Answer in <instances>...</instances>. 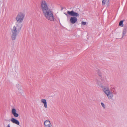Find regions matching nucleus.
<instances>
[{
	"mask_svg": "<svg viewBox=\"0 0 127 127\" xmlns=\"http://www.w3.org/2000/svg\"><path fill=\"white\" fill-rule=\"evenodd\" d=\"M40 8L43 13L46 19L50 21L54 20V18L52 10L45 0H42L40 3Z\"/></svg>",
	"mask_w": 127,
	"mask_h": 127,
	"instance_id": "nucleus-1",
	"label": "nucleus"
},
{
	"mask_svg": "<svg viewBox=\"0 0 127 127\" xmlns=\"http://www.w3.org/2000/svg\"><path fill=\"white\" fill-rule=\"evenodd\" d=\"M102 90L104 93L107 95L108 98L109 100H113V94L116 95L117 92L115 91H113L112 92H111L108 87L104 86L102 87Z\"/></svg>",
	"mask_w": 127,
	"mask_h": 127,
	"instance_id": "nucleus-2",
	"label": "nucleus"
},
{
	"mask_svg": "<svg viewBox=\"0 0 127 127\" xmlns=\"http://www.w3.org/2000/svg\"><path fill=\"white\" fill-rule=\"evenodd\" d=\"M25 15V14L24 13L22 12L19 13L15 18L17 22L21 23L24 20Z\"/></svg>",
	"mask_w": 127,
	"mask_h": 127,
	"instance_id": "nucleus-3",
	"label": "nucleus"
},
{
	"mask_svg": "<svg viewBox=\"0 0 127 127\" xmlns=\"http://www.w3.org/2000/svg\"><path fill=\"white\" fill-rule=\"evenodd\" d=\"M20 32L19 30L15 28V26H14L11 30L12 35L11 38L12 40H14L16 38L17 35Z\"/></svg>",
	"mask_w": 127,
	"mask_h": 127,
	"instance_id": "nucleus-4",
	"label": "nucleus"
},
{
	"mask_svg": "<svg viewBox=\"0 0 127 127\" xmlns=\"http://www.w3.org/2000/svg\"><path fill=\"white\" fill-rule=\"evenodd\" d=\"M67 12V14L73 17H77L78 16H79V14L78 13L74 12L73 11H68Z\"/></svg>",
	"mask_w": 127,
	"mask_h": 127,
	"instance_id": "nucleus-5",
	"label": "nucleus"
},
{
	"mask_svg": "<svg viewBox=\"0 0 127 127\" xmlns=\"http://www.w3.org/2000/svg\"><path fill=\"white\" fill-rule=\"evenodd\" d=\"M22 26V24L21 23L17 22L15 25L14 26H15V28L20 31Z\"/></svg>",
	"mask_w": 127,
	"mask_h": 127,
	"instance_id": "nucleus-6",
	"label": "nucleus"
},
{
	"mask_svg": "<svg viewBox=\"0 0 127 127\" xmlns=\"http://www.w3.org/2000/svg\"><path fill=\"white\" fill-rule=\"evenodd\" d=\"M45 127H51L52 125L50 122L49 120H46L44 122Z\"/></svg>",
	"mask_w": 127,
	"mask_h": 127,
	"instance_id": "nucleus-7",
	"label": "nucleus"
},
{
	"mask_svg": "<svg viewBox=\"0 0 127 127\" xmlns=\"http://www.w3.org/2000/svg\"><path fill=\"white\" fill-rule=\"evenodd\" d=\"M12 113L14 116L15 117H17L19 116V114L16 113V109L15 108H13L12 109Z\"/></svg>",
	"mask_w": 127,
	"mask_h": 127,
	"instance_id": "nucleus-8",
	"label": "nucleus"
},
{
	"mask_svg": "<svg viewBox=\"0 0 127 127\" xmlns=\"http://www.w3.org/2000/svg\"><path fill=\"white\" fill-rule=\"evenodd\" d=\"M11 121V122L14 124H15L17 125H19L20 124V122L17 119L12 118Z\"/></svg>",
	"mask_w": 127,
	"mask_h": 127,
	"instance_id": "nucleus-9",
	"label": "nucleus"
},
{
	"mask_svg": "<svg viewBox=\"0 0 127 127\" xmlns=\"http://www.w3.org/2000/svg\"><path fill=\"white\" fill-rule=\"evenodd\" d=\"M77 18L76 17H71L70 18V21L71 23L74 24L77 21Z\"/></svg>",
	"mask_w": 127,
	"mask_h": 127,
	"instance_id": "nucleus-10",
	"label": "nucleus"
},
{
	"mask_svg": "<svg viewBox=\"0 0 127 127\" xmlns=\"http://www.w3.org/2000/svg\"><path fill=\"white\" fill-rule=\"evenodd\" d=\"M102 4L103 5H105L106 3L107 5L108 6L109 4V0H102Z\"/></svg>",
	"mask_w": 127,
	"mask_h": 127,
	"instance_id": "nucleus-11",
	"label": "nucleus"
},
{
	"mask_svg": "<svg viewBox=\"0 0 127 127\" xmlns=\"http://www.w3.org/2000/svg\"><path fill=\"white\" fill-rule=\"evenodd\" d=\"M41 101L43 103L44 107L45 108L47 107V103L46 100L45 99H42L41 100Z\"/></svg>",
	"mask_w": 127,
	"mask_h": 127,
	"instance_id": "nucleus-12",
	"label": "nucleus"
},
{
	"mask_svg": "<svg viewBox=\"0 0 127 127\" xmlns=\"http://www.w3.org/2000/svg\"><path fill=\"white\" fill-rule=\"evenodd\" d=\"M126 32H127V30H126V29L124 28L123 29V32L122 33V38H123V36H124L125 35L126 33Z\"/></svg>",
	"mask_w": 127,
	"mask_h": 127,
	"instance_id": "nucleus-13",
	"label": "nucleus"
},
{
	"mask_svg": "<svg viewBox=\"0 0 127 127\" xmlns=\"http://www.w3.org/2000/svg\"><path fill=\"white\" fill-rule=\"evenodd\" d=\"M123 20L119 22V26H121L122 27H123L124 26V25L123 24Z\"/></svg>",
	"mask_w": 127,
	"mask_h": 127,
	"instance_id": "nucleus-14",
	"label": "nucleus"
},
{
	"mask_svg": "<svg viewBox=\"0 0 127 127\" xmlns=\"http://www.w3.org/2000/svg\"><path fill=\"white\" fill-rule=\"evenodd\" d=\"M102 82L103 84H105L107 83V80L106 78H105L104 80H102Z\"/></svg>",
	"mask_w": 127,
	"mask_h": 127,
	"instance_id": "nucleus-15",
	"label": "nucleus"
},
{
	"mask_svg": "<svg viewBox=\"0 0 127 127\" xmlns=\"http://www.w3.org/2000/svg\"><path fill=\"white\" fill-rule=\"evenodd\" d=\"M17 86L18 87V89L19 91L22 90V87L20 85L18 84L17 85Z\"/></svg>",
	"mask_w": 127,
	"mask_h": 127,
	"instance_id": "nucleus-16",
	"label": "nucleus"
},
{
	"mask_svg": "<svg viewBox=\"0 0 127 127\" xmlns=\"http://www.w3.org/2000/svg\"><path fill=\"white\" fill-rule=\"evenodd\" d=\"M101 105L104 108H105V104L103 102H101Z\"/></svg>",
	"mask_w": 127,
	"mask_h": 127,
	"instance_id": "nucleus-17",
	"label": "nucleus"
},
{
	"mask_svg": "<svg viewBox=\"0 0 127 127\" xmlns=\"http://www.w3.org/2000/svg\"><path fill=\"white\" fill-rule=\"evenodd\" d=\"M81 24L83 25H85L86 24V22H85L82 21L81 22Z\"/></svg>",
	"mask_w": 127,
	"mask_h": 127,
	"instance_id": "nucleus-18",
	"label": "nucleus"
},
{
	"mask_svg": "<svg viewBox=\"0 0 127 127\" xmlns=\"http://www.w3.org/2000/svg\"><path fill=\"white\" fill-rule=\"evenodd\" d=\"M7 127H10V124H8L7 125Z\"/></svg>",
	"mask_w": 127,
	"mask_h": 127,
	"instance_id": "nucleus-19",
	"label": "nucleus"
},
{
	"mask_svg": "<svg viewBox=\"0 0 127 127\" xmlns=\"http://www.w3.org/2000/svg\"><path fill=\"white\" fill-rule=\"evenodd\" d=\"M99 76H100L101 75L100 74H98Z\"/></svg>",
	"mask_w": 127,
	"mask_h": 127,
	"instance_id": "nucleus-20",
	"label": "nucleus"
},
{
	"mask_svg": "<svg viewBox=\"0 0 127 127\" xmlns=\"http://www.w3.org/2000/svg\"><path fill=\"white\" fill-rule=\"evenodd\" d=\"M7 120H5V121H7Z\"/></svg>",
	"mask_w": 127,
	"mask_h": 127,
	"instance_id": "nucleus-21",
	"label": "nucleus"
}]
</instances>
